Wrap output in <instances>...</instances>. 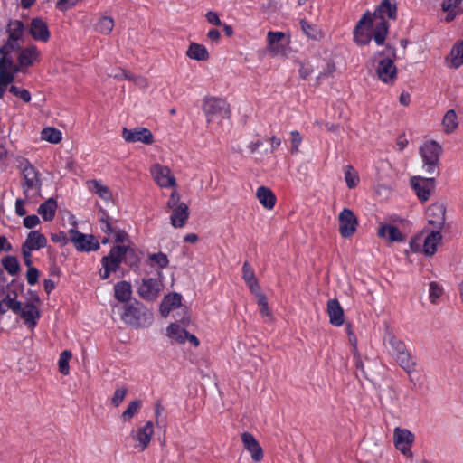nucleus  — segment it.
Segmentation results:
<instances>
[{
	"label": "nucleus",
	"instance_id": "nucleus-38",
	"mask_svg": "<svg viewBox=\"0 0 463 463\" xmlns=\"http://www.w3.org/2000/svg\"><path fill=\"white\" fill-rule=\"evenodd\" d=\"M1 264L7 273L15 276L20 271V264L14 256L7 255L1 260Z\"/></svg>",
	"mask_w": 463,
	"mask_h": 463
},
{
	"label": "nucleus",
	"instance_id": "nucleus-44",
	"mask_svg": "<svg viewBox=\"0 0 463 463\" xmlns=\"http://www.w3.org/2000/svg\"><path fill=\"white\" fill-rule=\"evenodd\" d=\"M142 402L140 400L131 401L128 408L123 411L121 419L123 421H129L141 408Z\"/></svg>",
	"mask_w": 463,
	"mask_h": 463
},
{
	"label": "nucleus",
	"instance_id": "nucleus-31",
	"mask_svg": "<svg viewBox=\"0 0 463 463\" xmlns=\"http://www.w3.org/2000/svg\"><path fill=\"white\" fill-rule=\"evenodd\" d=\"M8 310H11L15 315L21 311V301L16 299V294L14 297L7 294L0 300V316L5 314Z\"/></svg>",
	"mask_w": 463,
	"mask_h": 463
},
{
	"label": "nucleus",
	"instance_id": "nucleus-62",
	"mask_svg": "<svg viewBox=\"0 0 463 463\" xmlns=\"http://www.w3.org/2000/svg\"><path fill=\"white\" fill-rule=\"evenodd\" d=\"M26 200H27L26 198L25 199L17 198L15 201V213L19 217H23L26 214V210L24 208Z\"/></svg>",
	"mask_w": 463,
	"mask_h": 463
},
{
	"label": "nucleus",
	"instance_id": "nucleus-7",
	"mask_svg": "<svg viewBox=\"0 0 463 463\" xmlns=\"http://www.w3.org/2000/svg\"><path fill=\"white\" fill-rule=\"evenodd\" d=\"M24 182L22 183L23 193L26 199L30 198V191L35 190L36 194H40L42 181L39 171L29 162L23 168Z\"/></svg>",
	"mask_w": 463,
	"mask_h": 463
},
{
	"label": "nucleus",
	"instance_id": "nucleus-9",
	"mask_svg": "<svg viewBox=\"0 0 463 463\" xmlns=\"http://www.w3.org/2000/svg\"><path fill=\"white\" fill-rule=\"evenodd\" d=\"M435 177L434 175H429L427 177L412 176L411 178V188L421 202L429 200L430 191L435 187Z\"/></svg>",
	"mask_w": 463,
	"mask_h": 463
},
{
	"label": "nucleus",
	"instance_id": "nucleus-59",
	"mask_svg": "<svg viewBox=\"0 0 463 463\" xmlns=\"http://www.w3.org/2000/svg\"><path fill=\"white\" fill-rule=\"evenodd\" d=\"M39 278V270L35 267H30L26 272L27 283L31 286L37 283Z\"/></svg>",
	"mask_w": 463,
	"mask_h": 463
},
{
	"label": "nucleus",
	"instance_id": "nucleus-64",
	"mask_svg": "<svg viewBox=\"0 0 463 463\" xmlns=\"http://www.w3.org/2000/svg\"><path fill=\"white\" fill-rule=\"evenodd\" d=\"M205 17H206V20L213 24V25H216V26H220L222 25V22L217 14L216 12H213V11H209L206 13L205 14Z\"/></svg>",
	"mask_w": 463,
	"mask_h": 463
},
{
	"label": "nucleus",
	"instance_id": "nucleus-14",
	"mask_svg": "<svg viewBox=\"0 0 463 463\" xmlns=\"http://www.w3.org/2000/svg\"><path fill=\"white\" fill-rule=\"evenodd\" d=\"M154 435V424L151 420L139 427L136 432H132V438L136 441L135 448L138 451H144L149 445Z\"/></svg>",
	"mask_w": 463,
	"mask_h": 463
},
{
	"label": "nucleus",
	"instance_id": "nucleus-26",
	"mask_svg": "<svg viewBox=\"0 0 463 463\" xmlns=\"http://www.w3.org/2000/svg\"><path fill=\"white\" fill-rule=\"evenodd\" d=\"M442 240V235L439 230H434L429 233L424 239L422 251L427 256H432L437 251V247Z\"/></svg>",
	"mask_w": 463,
	"mask_h": 463
},
{
	"label": "nucleus",
	"instance_id": "nucleus-25",
	"mask_svg": "<svg viewBox=\"0 0 463 463\" xmlns=\"http://www.w3.org/2000/svg\"><path fill=\"white\" fill-rule=\"evenodd\" d=\"M189 214L188 205L182 202L176 209L172 211L170 216L171 225L175 228L184 227L189 218Z\"/></svg>",
	"mask_w": 463,
	"mask_h": 463
},
{
	"label": "nucleus",
	"instance_id": "nucleus-56",
	"mask_svg": "<svg viewBox=\"0 0 463 463\" xmlns=\"http://www.w3.org/2000/svg\"><path fill=\"white\" fill-rule=\"evenodd\" d=\"M291 153L296 154L298 152V147L302 142V137L297 130L291 131Z\"/></svg>",
	"mask_w": 463,
	"mask_h": 463
},
{
	"label": "nucleus",
	"instance_id": "nucleus-22",
	"mask_svg": "<svg viewBox=\"0 0 463 463\" xmlns=\"http://www.w3.org/2000/svg\"><path fill=\"white\" fill-rule=\"evenodd\" d=\"M327 314L333 326H340L344 324V310L336 298L327 301Z\"/></svg>",
	"mask_w": 463,
	"mask_h": 463
},
{
	"label": "nucleus",
	"instance_id": "nucleus-34",
	"mask_svg": "<svg viewBox=\"0 0 463 463\" xmlns=\"http://www.w3.org/2000/svg\"><path fill=\"white\" fill-rule=\"evenodd\" d=\"M186 55L195 61H206L209 58V53L204 45L192 43L187 51Z\"/></svg>",
	"mask_w": 463,
	"mask_h": 463
},
{
	"label": "nucleus",
	"instance_id": "nucleus-41",
	"mask_svg": "<svg viewBox=\"0 0 463 463\" xmlns=\"http://www.w3.org/2000/svg\"><path fill=\"white\" fill-rule=\"evenodd\" d=\"M457 118L454 109H449L446 112L442 121L446 133H451L457 128L458 125Z\"/></svg>",
	"mask_w": 463,
	"mask_h": 463
},
{
	"label": "nucleus",
	"instance_id": "nucleus-13",
	"mask_svg": "<svg viewBox=\"0 0 463 463\" xmlns=\"http://www.w3.org/2000/svg\"><path fill=\"white\" fill-rule=\"evenodd\" d=\"M122 137L126 142L136 143L141 142L146 145H151L154 142L152 132L146 128H127L122 130Z\"/></svg>",
	"mask_w": 463,
	"mask_h": 463
},
{
	"label": "nucleus",
	"instance_id": "nucleus-20",
	"mask_svg": "<svg viewBox=\"0 0 463 463\" xmlns=\"http://www.w3.org/2000/svg\"><path fill=\"white\" fill-rule=\"evenodd\" d=\"M155 181L161 187H172L175 185V178L167 166L156 165L152 171Z\"/></svg>",
	"mask_w": 463,
	"mask_h": 463
},
{
	"label": "nucleus",
	"instance_id": "nucleus-28",
	"mask_svg": "<svg viewBox=\"0 0 463 463\" xmlns=\"http://www.w3.org/2000/svg\"><path fill=\"white\" fill-rule=\"evenodd\" d=\"M181 300L182 296L179 293L166 295L160 305L162 316L166 317L173 308L178 307L181 305Z\"/></svg>",
	"mask_w": 463,
	"mask_h": 463
},
{
	"label": "nucleus",
	"instance_id": "nucleus-57",
	"mask_svg": "<svg viewBox=\"0 0 463 463\" xmlns=\"http://www.w3.org/2000/svg\"><path fill=\"white\" fill-rule=\"evenodd\" d=\"M258 304L260 306V312L261 316L270 317L271 314L269 312L267 298L265 295H261L258 298Z\"/></svg>",
	"mask_w": 463,
	"mask_h": 463
},
{
	"label": "nucleus",
	"instance_id": "nucleus-29",
	"mask_svg": "<svg viewBox=\"0 0 463 463\" xmlns=\"http://www.w3.org/2000/svg\"><path fill=\"white\" fill-rule=\"evenodd\" d=\"M256 196L266 209L270 210L275 206L276 196L269 188L260 186L257 189Z\"/></svg>",
	"mask_w": 463,
	"mask_h": 463
},
{
	"label": "nucleus",
	"instance_id": "nucleus-1",
	"mask_svg": "<svg viewBox=\"0 0 463 463\" xmlns=\"http://www.w3.org/2000/svg\"><path fill=\"white\" fill-rule=\"evenodd\" d=\"M383 345L388 354L407 373L410 374L415 371L416 358L409 352L405 343L399 339L389 327L386 328L383 335Z\"/></svg>",
	"mask_w": 463,
	"mask_h": 463
},
{
	"label": "nucleus",
	"instance_id": "nucleus-35",
	"mask_svg": "<svg viewBox=\"0 0 463 463\" xmlns=\"http://www.w3.org/2000/svg\"><path fill=\"white\" fill-rule=\"evenodd\" d=\"M450 67L458 69L463 65V40L457 42L450 51Z\"/></svg>",
	"mask_w": 463,
	"mask_h": 463
},
{
	"label": "nucleus",
	"instance_id": "nucleus-53",
	"mask_svg": "<svg viewBox=\"0 0 463 463\" xmlns=\"http://www.w3.org/2000/svg\"><path fill=\"white\" fill-rule=\"evenodd\" d=\"M93 184H94V190L97 194H99L104 200L110 199L111 194H110L109 189L107 186L102 185L98 181H93Z\"/></svg>",
	"mask_w": 463,
	"mask_h": 463
},
{
	"label": "nucleus",
	"instance_id": "nucleus-30",
	"mask_svg": "<svg viewBox=\"0 0 463 463\" xmlns=\"http://www.w3.org/2000/svg\"><path fill=\"white\" fill-rule=\"evenodd\" d=\"M39 56V52L35 45H30L23 49L18 56V62L22 67H29Z\"/></svg>",
	"mask_w": 463,
	"mask_h": 463
},
{
	"label": "nucleus",
	"instance_id": "nucleus-61",
	"mask_svg": "<svg viewBox=\"0 0 463 463\" xmlns=\"http://www.w3.org/2000/svg\"><path fill=\"white\" fill-rule=\"evenodd\" d=\"M181 204L180 195L176 191H173L167 202V206L172 211L176 209Z\"/></svg>",
	"mask_w": 463,
	"mask_h": 463
},
{
	"label": "nucleus",
	"instance_id": "nucleus-39",
	"mask_svg": "<svg viewBox=\"0 0 463 463\" xmlns=\"http://www.w3.org/2000/svg\"><path fill=\"white\" fill-rule=\"evenodd\" d=\"M114 19L110 16H102L95 24V30L104 35L109 34L114 28Z\"/></svg>",
	"mask_w": 463,
	"mask_h": 463
},
{
	"label": "nucleus",
	"instance_id": "nucleus-46",
	"mask_svg": "<svg viewBox=\"0 0 463 463\" xmlns=\"http://www.w3.org/2000/svg\"><path fill=\"white\" fill-rule=\"evenodd\" d=\"M71 351L65 350L60 354L59 358V371L63 375H68L70 373L69 360L71 358Z\"/></svg>",
	"mask_w": 463,
	"mask_h": 463
},
{
	"label": "nucleus",
	"instance_id": "nucleus-19",
	"mask_svg": "<svg viewBox=\"0 0 463 463\" xmlns=\"http://www.w3.org/2000/svg\"><path fill=\"white\" fill-rule=\"evenodd\" d=\"M29 33L35 41L43 43L48 42L51 36L46 22L40 17L32 19Z\"/></svg>",
	"mask_w": 463,
	"mask_h": 463
},
{
	"label": "nucleus",
	"instance_id": "nucleus-2",
	"mask_svg": "<svg viewBox=\"0 0 463 463\" xmlns=\"http://www.w3.org/2000/svg\"><path fill=\"white\" fill-rule=\"evenodd\" d=\"M121 319L134 328H146L154 321L153 313L143 303L135 300L124 306Z\"/></svg>",
	"mask_w": 463,
	"mask_h": 463
},
{
	"label": "nucleus",
	"instance_id": "nucleus-51",
	"mask_svg": "<svg viewBox=\"0 0 463 463\" xmlns=\"http://www.w3.org/2000/svg\"><path fill=\"white\" fill-rule=\"evenodd\" d=\"M9 91L24 102H29L31 100V93L26 89H21L15 85H12L9 88Z\"/></svg>",
	"mask_w": 463,
	"mask_h": 463
},
{
	"label": "nucleus",
	"instance_id": "nucleus-40",
	"mask_svg": "<svg viewBox=\"0 0 463 463\" xmlns=\"http://www.w3.org/2000/svg\"><path fill=\"white\" fill-rule=\"evenodd\" d=\"M41 137L52 144H58L62 138V134L59 129L48 127L42 130Z\"/></svg>",
	"mask_w": 463,
	"mask_h": 463
},
{
	"label": "nucleus",
	"instance_id": "nucleus-27",
	"mask_svg": "<svg viewBox=\"0 0 463 463\" xmlns=\"http://www.w3.org/2000/svg\"><path fill=\"white\" fill-rule=\"evenodd\" d=\"M57 208L58 204L56 200L51 197L39 205L38 213L42 216L43 221L51 222L55 217Z\"/></svg>",
	"mask_w": 463,
	"mask_h": 463
},
{
	"label": "nucleus",
	"instance_id": "nucleus-24",
	"mask_svg": "<svg viewBox=\"0 0 463 463\" xmlns=\"http://www.w3.org/2000/svg\"><path fill=\"white\" fill-rule=\"evenodd\" d=\"M380 238L386 239L389 242H402L405 240V236L394 225L382 224L377 232Z\"/></svg>",
	"mask_w": 463,
	"mask_h": 463
},
{
	"label": "nucleus",
	"instance_id": "nucleus-49",
	"mask_svg": "<svg viewBox=\"0 0 463 463\" xmlns=\"http://www.w3.org/2000/svg\"><path fill=\"white\" fill-rule=\"evenodd\" d=\"M430 300L433 304H437L438 299L443 294V288L435 281L430 283Z\"/></svg>",
	"mask_w": 463,
	"mask_h": 463
},
{
	"label": "nucleus",
	"instance_id": "nucleus-33",
	"mask_svg": "<svg viewBox=\"0 0 463 463\" xmlns=\"http://www.w3.org/2000/svg\"><path fill=\"white\" fill-rule=\"evenodd\" d=\"M132 294L131 285L129 282L122 280L115 284L114 296L120 302H127L130 299Z\"/></svg>",
	"mask_w": 463,
	"mask_h": 463
},
{
	"label": "nucleus",
	"instance_id": "nucleus-32",
	"mask_svg": "<svg viewBox=\"0 0 463 463\" xmlns=\"http://www.w3.org/2000/svg\"><path fill=\"white\" fill-rule=\"evenodd\" d=\"M389 30V24L385 19H379L374 24L373 39L377 45H383Z\"/></svg>",
	"mask_w": 463,
	"mask_h": 463
},
{
	"label": "nucleus",
	"instance_id": "nucleus-42",
	"mask_svg": "<svg viewBox=\"0 0 463 463\" xmlns=\"http://www.w3.org/2000/svg\"><path fill=\"white\" fill-rule=\"evenodd\" d=\"M300 25H301V29H302L303 33L308 38H310L312 40H316V41L321 39L322 33L316 25L310 24L306 20H301Z\"/></svg>",
	"mask_w": 463,
	"mask_h": 463
},
{
	"label": "nucleus",
	"instance_id": "nucleus-10",
	"mask_svg": "<svg viewBox=\"0 0 463 463\" xmlns=\"http://www.w3.org/2000/svg\"><path fill=\"white\" fill-rule=\"evenodd\" d=\"M373 26L372 14L369 11L365 12L358 21L354 30V41L359 45H367L373 39V35L369 34L365 27Z\"/></svg>",
	"mask_w": 463,
	"mask_h": 463
},
{
	"label": "nucleus",
	"instance_id": "nucleus-47",
	"mask_svg": "<svg viewBox=\"0 0 463 463\" xmlns=\"http://www.w3.org/2000/svg\"><path fill=\"white\" fill-rule=\"evenodd\" d=\"M99 221L101 222V230L106 233L113 234L118 229L117 226L112 224L111 218L105 211L101 212V217L99 218Z\"/></svg>",
	"mask_w": 463,
	"mask_h": 463
},
{
	"label": "nucleus",
	"instance_id": "nucleus-50",
	"mask_svg": "<svg viewBox=\"0 0 463 463\" xmlns=\"http://www.w3.org/2000/svg\"><path fill=\"white\" fill-rule=\"evenodd\" d=\"M148 258L149 260L153 262V264L157 265L161 269L166 268L168 266V258L163 252L149 254Z\"/></svg>",
	"mask_w": 463,
	"mask_h": 463
},
{
	"label": "nucleus",
	"instance_id": "nucleus-5",
	"mask_svg": "<svg viewBox=\"0 0 463 463\" xmlns=\"http://www.w3.org/2000/svg\"><path fill=\"white\" fill-rule=\"evenodd\" d=\"M202 109L206 116L207 123H211L216 119L230 118V106L223 99L206 97L203 101Z\"/></svg>",
	"mask_w": 463,
	"mask_h": 463
},
{
	"label": "nucleus",
	"instance_id": "nucleus-6",
	"mask_svg": "<svg viewBox=\"0 0 463 463\" xmlns=\"http://www.w3.org/2000/svg\"><path fill=\"white\" fill-rule=\"evenodd\" d=\"M387 57L379 61L376 74L380 80L386 84H393L397 78V69L394 65L396 50L394 47L386 45Z\"/></svg>",
	"mask_w": 463,
	"mask_h": 463
},
{
	"label": "nucleus",
	"instance_id": "nucleus-16",
	"mask_svg": "<svg viewBox=\"0 0 463 463\" xmlns=\"http://www.w3.org/2000/svg\"><path fill=\"white\" fill-rule=\"evenodd\" d=\"M429 223L435 229L441 231L446 222V207L443 203H436L431 204L427 210Z\"/></svg>",
	"mask_w": 463,
	"mask_h": 463
},
{
	"label": "nucleus",
	"instance_id": "nucleus-4",
	"mask_svg": "<svg viewBox=\"0 0 463 463\" xmlns=\"http://www.w3.org/2000/svg\"><path fill=\"white\" fill-rule=\"evenodd\" d=\"M128 252H133V250L128 246H113L109 253L101 259L104 270L103 273H100V278L107 279L109 278L111 272H116Z\"/></svg>",
	"mask_w": 463,
	"mask_h": 463
},
{
	"label": "nucleus",
	"instance_id": "nucleus-45",
	"mask_svg": "<svg viewBox=\"0 0 463 463\" xmlns=\"http://www.w3.org/2000/svg\"><path fill=\"white\" fill-rule=\"evenodd\" d=\"M345 180L347 187L350 189L354 188L359 182V176L356 171L350 165L345 167Z\"/></svg>",
	"mask_w": 463,
	"mask_h": 463
},
{
	"label": "nucleus",
	"instance_id": "nucleus-12",
	"mask_svg": "<svg viewBox=\"0 0 463 463\" xmlns=\"http://www.w3.org/2000/svg\"><path fill=\"white\" fill-rule=\"evenodd\" d=\"M339 232L342 237L347 238L354 234L358 225V221L353 211L345 208L338 216Z\"/></svg>",
	"mask_w": 463,
	"mask_h": 463
},
{
	"label": "nucleus",
	"instance_id": "nucleus-60",
	"mask_svg": "<svg viewBox=\"0 0 463 463\" xmlns=\"http://www.w3.org/2000/svg\"><path fill=\"white\" fill-rule=\"evenodd\" d=\"M24 226L27 229H33L40 223V219L36 214L28 215L24 218Z\"/></svg>",
	"mask_w": 463,
	"mask_h": 463
},
{
	"label": "nucleus",
	"instance_id": "nucleus-54",
	"mask_svg": "<svg viewBox=\"0 0 463 463\" xmlns=\"http://www.w3.org/2000/svg\"><path fill=\"white\" fill-rule=\"evenodd\" d=\"M17 41L8 37L7 43L0 47V54H11L13 51L18 50L20 46Z\"/></svg>",
	"mask_w": 463,
	"mask_h": 463
},
{
	"label": "nucleus",
	"instance_id": "nucleus-58",
	"mask_svg": "<svg viewBox=\"0 0 463 463\" xmlns=\"http://www.w3.org/2000/svg\"><path fill=\"white\" fill-rule=\"evenodd\" d=\"M242 278L245 282L256 279L253 269L247 261H245L242 266Z\"/></svg>",
	"mask_w": 463,
	"mask_h": 463
},
{
	"label": "nucleus",
	"instance_id": "nucleus-43",
	"mask_svg": "<svg viewBox=\"0 0 463 463\" xmlns=\"http://www.w3.org/2000/svg\"><path fill=\"white\" fill-rule=\"evenodd\" d=\"M24 25L22 21L14 20L9 23L7 32L12 40H19L23 36Z\"/></svg>",
	"mask_w": 463,
	"mask_h": 463
},
{
	"label": "nucleus",
	"instance_id": "nucleus-63",
	"mask_svg": "<svg viewBox=\"0 0 463 463\" xmlns=\"http://www.w3.org/2000/svg\"><path fill=\"white\" fill-rule=\"evenodd\" d=\"M246 284L249 287L251 293H253L257 298H259L261 295H264L263 293H261L260 287L258 283L257 279L250 280L246 282Z\"/></svg>",
	"mask_w": 463,
	"mask_h": 463
},
{
	"label": "nucleus",
	"instance_id": "nucleus-3",
	"mask_svg": "<svg viewBox=\"0 0 463 463\" xmlns=\"http://www.w3.org/2000/svg\"><path fill=\"white\" fill-rule=\"evenodd\" d=\"M442 146L434 140L426 141L420 147V155L422 158V169L428 175L438 176L439 175V158Z\"/></svg>",
	"mask_w": 463,
	"mask_h": 463
},
{
	"label": "nucleus",
	"instance_id": "nucleus-55",
	"mask_svg": "<svg viewBox=\"0 0 463 463\" xmlns=\"http://www.w3.org/2000/svg\"><path fill=\"white\" fill-rule=\"evenodd\" d=\"M127 389L126 388H118L116 389L115 392H114V395L111 399V403L115 406V407H118L119 404L123 402V400L125 399L126 397V394H127Z\"/></svg>",
	"mask_w": 463,
	"mask_h": 463
},
{
	"label": "nucleus",
	"instance_id": "nucleus-8",
	"mask_svg": "<svg viewBox=\"0 0 463 463\" xmlns=\"http://www.w3.org/2000/svg\"><path fill=\"white\" fill-rule=\"evenodd\" d=\"M71 241L79 251H95L99 249V243L93 235H86L72 228L69 231Z\"/></svg>",
	"mask_w": 463,
	"mask_h": 463
},
{
	"label": "nucleus",
	"instance_id": "nucleus-36",
	"mask_svg": "<svg viewBox=\"0 0 463 463\" xmlns=\"http://www.w3.org/2000/svg\"><path fill=\"white\" fill-rule=\"evenodd\" d=\"M166 335L175 342L184 344L186 341L188 332L179 325L172 323L166 328Z\"/></svg>",
	"mask_w": 463,
	"mask_h": 463
},
{
	"label": "nucleus",
	"instance_id": "nucleus-21",
	"mask_svg": "<svg viewBox=\"0 0 463 463\" xmlns=\"http://www.w3.org/2000/svg\"><path fill=\"white\" fill-rule=\"evenodd\" d=\"M20 316L28 328H33L37 324V319L40 317V311L33 303H26L21 311L17 314Z\"/></svg>",
	"mask_w": 463,
	"mask_h": 463
},
{
	"label": "nucleus",
	"instance_id": "nucleus-23",
	"mask_svg": "<svg viewBox=\"0 0 463 463\" xmlns=\"http://www.w3.org/2000/svg\"><path fill=\"white\" fill-rule=\"evenodd\" d=\"M46 245L47 239L43 233L38 231H31L22 247L33 251L45 248Z\"/></svg>",
	"mask_w": 463,
	"mask_h": 463
},
{
	"label": "nucleus",
	"instance_id": "nucleus-17",
	"mask_svg": "<svg viewBox=\"0 0 463 463\" xmlns=\"http://www.w3.org/2000/svg\"><path fill=\"white\" fill-rule=\"evenodd\" d=\"M372 14L373 21L376 19L395 20L397 17V5L395 0H382Z\"/></svg>",
	"mask_w": 463,
	"mask_h": 463
},
{
	"label": "nucleus",
	"instance_id": "nucleus-11",
	"mask_svg": "<svg viewBox=\"0 0 463 463\" xmlns=\"http://www.w3.org/2000/svg\"><path fill=\"white\" fill-rule=\"evenodd\" d=\"M414 439V434L407 429L396 427L393 430L394 446L405 456H412L411 447L413 444Z\"/></svg>",
	"mask_w": 463,
	"mask_h": 463
},
{
	"label": "nucleus",
	"instance_id": "nucleus-48",
	"mask_svg": "<svg viewBox=\"0 0 463 463\" xmlns=\"http://www.w3.org/2000/svg\"><path fill=\"white\" fill-rule=\"evenodd\" d=\"M285 33L282 32L269 31L267 34V42L269 48L271 52H274L276 47L275 44L279 43L285 38Z\"/></svg>",
	"mask_w": 463,
	"mask_h": 463
},
{
	"label": "nucleus",
	"instance_id": "nucleus-15",
	"mask_svg": "<svg viewBox=\"0 0 463 463\" xmlns=\"http://www.w3.org/2000/svg\"><path fill=\"white\" fill-rule=\"evenodd\" d=\"M161 283L156 279H144L137 288V293L141 298L146 301H154L160 292Z\"/></svg>",
	"mask_w": 463,
	"mask_h": 463
},
{
	"label": "nucleus",
	"instance_id": "nucleus-52",
	"mask_svg": "<svg viewBox=\"0 0 463 463\" xmlns=\"http://www.w3.org/2000/svg\"><path fill=\"white\" fill-rule=\"evenodd\" d=\"M14 80V74L9 70L3 69V65L0 66V85L7 87Z\"/></svg>",
	"mask_w": 463,
	"mask_h": 463
},
{
	"label": "nucleus",
	"instance_id": "nucleus-18",
	"mask_svg": "<svg viewBox=\"0 0 463 463\" xmlns=\"http://www.w3.org/2000/svg\"><path fill=\"white\" fill-rule=\"evenodd\" d=\"M241 441L245 449L250 453L251 459L254 462H260L263 458V449L258 440L251 433L244 432L241 434Z\"/></svg>",
	"mask_w": 463,
	"mask_h": 463
},
{
	"label": "nucleus",
	"instance_id": "nucleus-37",
	"mask_svg": "<svg viewBox=\"0 0 463 463\" xmlns=\"http://www.w3.org/2000/svg\"><path fill=\"white\" fill-rule=\"evenodd\" d=\"M462 0H443L442 10L447 12L446 22H451L455 19L458 12L456 8L461 4Z\"/></svg>",
	"mask_w": 463,
	"mask_h": 463
}]
</instances>
